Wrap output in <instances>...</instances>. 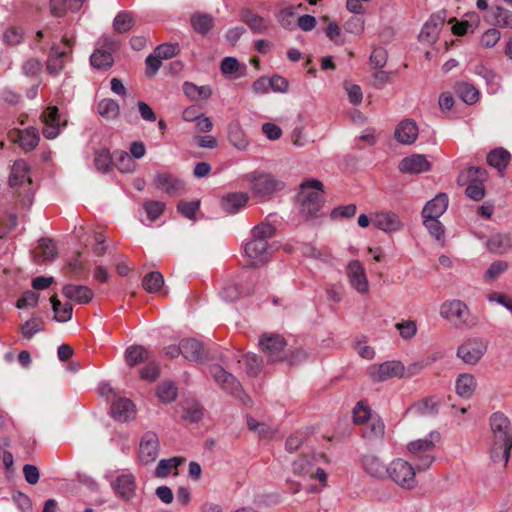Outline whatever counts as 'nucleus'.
Instances as JSON below:
<instances>
[{
    "instance_id": "f257e3e1",
    "label": "nucleus",
    "mask_w": 512,
    "mask_h": 512,
    "mask_svg": "<svg viewBox=\"0 0 512 512\" xmlns=\"http://www.w3.org/2000/svg\"><path fill=\"white\" fill-rule=\"evenodd\" d=\"M275 234V228L269 223H261L252 230V239L245 245L246 255L253 259L255 263L263 264L267 262L270 256V246L268 239Z\"/></svg>"
},
{
    "instance_id": "f03ea898",
    "label": "nucleus",
    "mask_w": 512,
    "mask_h": 512,
    "mask_svg": "<svg viewBox=\"0 0 512 512\" xmlns=\"http://www.w3.org/2000/svg\"><path fill=\"white\" fill-rule=\"evenodd\" d=\"M440 316L457 328H472L477 324L467 304L459 299L444 301L440 306Z\"/></svg>"
},
{
    "instance_id": "7ed1b4c3",
    "label": "nucleus",
    "mask_w": 512,
    "mask_h": 512,
    "mask_svg": "<svg viewBox=\"0 0 512 512\" xmlns=\"http://www.w3.org/2000/svg\"><path fill=\"white\" fill-rule=\"evenodd\" d=\"M323 188L321 181L317 179H310L304 181L300 185L299 203L300 212L306 216L311 217L317 214L323 204V198L319 191Z\"/></svg>"
},
{
    "instance_id": "20e7f679",
    "label": "nucleus",
    "mask_w": 512,
    "mask_h": 512,
    "mask_svg": "<svg viewBox=\"0 0 512 512\" xmlns=\"http://www.w3.org/2000/svg\"><path fill=\"white\" fill-rule=\"evenodd\" d=\"M243 181L251 184L256 197L265 198L284 187V183L269 173L253 171L242 176Z\"/></svg>"
},
{
    "instance_id": "39448f33",
    "label": "nucleus",
    "mask_w": 512,
    "mask_h": 512,
    "mask_svg": "<svg viewBox=\"0 0 512 512\" xmlns=\"http://www.w3.org/2000/svg\"><path fill=\"white\" fill-rule=\"evenodd\" d=\"M387 479L403 489H413L417 485L415 468L403 459H394L388 465Z\"/></svg>"
},
{
    "instance_id": "423d86ee",
    "label": "nucleus",
    "mask_w": 512,
    "mask_h": 512,
    "mask_svg": "<svg viewBox=\"0 0 512 512\" xmlns=\"http://www.w3.org/2000/svg\"><path fill=\"white\" fill-rule=\"evenodd\" d=\"M440 439L441 436L439 432L431 431L425 438L408 443L407 450L411 454L415 456L425 454L420 458V463L417 465L419 470H425L433 463L434 456L430 455L429 452L435 448L436 443H438Z\"/></svg>"
},
{
    "instance_id": "0eeeda50",
    "label": "nucleus",
    "mask_w": 512,
    "mask_h": 512,
    "mask_svg": "<svg viewBox=\"0 0 512 512\" xmlns=\"http://www.w3.org/2000/svg\"><path fill=\"white\" fill-rule=\"evenodd\" d=\"M510 420L500 412L493 413L490 417V427L492 431V444L490 456L493 462L497 463V456L501 448L505 446V439L510 430Z\"/></svg>"
},
{
    "instance_id": "6e6552de",
    "label": "nucleus",
    "mask_w": 512,
    "mask_h": 512,
    "mask_svg": "<svg viewBox=\"0 0 512 512\" xmlns=\"http://www.w3.org/2000/svg\"><path fill=\"white\" fill-rule=\"evenodd\" d=\"M487 351V342L479 337L465 340L457 349V356L466 364L475 365Z\"/></svg>"
},
{
    "instance_id": "1a4fd4ad",
    "label": "nucleus",
    "mask_w": 512,
    "mask_h": 512,
    "mask_svg": "<svg viewBox=\"0 0 512 512\" xmlns=\"http://www.w3.org/2000/svg\"><path fill=\"white\" fill-rule=\"evenodd\" d=\"M367 373L374 382H384L391 378H402L405 373V366L400 361L390 360L371 365Z\"/></svg>"
},
{
    "instance_id": "9d476101",
    "label": "nucleus",
    "mask_w": 512,
    "mask_h": 512,
    "mask_svg": "<svg viewBox=\"0 0 512 512\" xmlns=\"http://www.w3.org/2000/svg\"><path fill=\"white\" fill-rule=\"evenodd\" d=\"M159 450L160 442L158 435L153 431H148L140 439L138 459L144 465L153 463L159 455Z\"/></svg>"
},
{
    "instance_id": "9b49d317",
    "label": "nucleus",
    "mask_w": 512,
    "mask_h": 512,
    "mask_svg": "<svg viewBox=\"0 0 512 512\" xmlns=\"http://www.w3.org/2000/svg\"><path fill=\"white\" fill-rule=\"evenodd\" d=\"M346 274L349 284L360 294L369 291V282L364 266L358 260H352L347 264Z\"/></svg>"
},
{
    "instance_id": "f8f14e48",
    "label": "nucleus",
    "mask_w": 512,
    "mask_h": 512,
    "mask_svg": "<svg viewBox=\"0 0 512 512\" xmlns=\"http://www.w3.org/2000/svg\"><path fill=\"white\" fill-rule=\"evenodd\" d=\"M446 20V12L439 11L431 15L427 22L423 25L419 34V40L432 44L436 42L440 31Z\"/></svg>"
},
{
    "instance_id": "ddd939ff",
    "label": "nucleus",
    "mask_w": 512,
    "mask_h": 512,
    "mask_svg": "<svg viewBox=\"0 0 512 512\" xmlns=\"http://www.w3.org/2000/svg\"><path fill=\"white\" fill-rule=\"evenodd\" d=\"M211 374L223 390L236 397L241 396L240 382L231 373L225 371L221 366L215 365L211 368Z\"/></svg>"
},
{
    "instance_id": "4468645a",
    "label": "nucleus",
    "mask_w": 512,
    "mask_h": 512,
    "mask_svg": "<svg viewBox=\"0 0 512 512\" xmlns=\"http://www.w3.org/2000/svg\"><path fill=\"white\" fill-rule=\"evenodd\" d=\"M259 343L270 361L274 362L282 358L281 354L286 345L282 336L265 333L261 336Z\"/></svg>"
},
{
    "instance_id": "2eb2a0df",
    "label": "nucleus",
    "mask_w": 512,
    "mask_h": 512,
    "mask_svg": "<svg viewBox=\"0 0 512 512\" xmlns=\"http://www.w3.org/2000/svg\"><path fill=\"white\" fill-rule=\"evenodd\" d=\"M64 49H60L58 46L53 45L51 47V52L48 56L46 69L49 74L56 76L58 75L62 69L64 68V58L71 50V44L68 39H62Z\"/></svg>"
},
{
    "instance_id": "dca6fc26",
    "label": "nucleus",
    "mask_w": 512,
    "mask_h": 512,
    "mask_svg": "<svg viewBox=\"0 0 512 512\" xmlns=\"http://www.w3.org/2000/svg\"><path fill=\"white\" fill-rule=\"evenodd\" d=\"M116 495L122 500L128 501L132 499L136 491L135 477L131 473H123L116 477L111 483Z\"/></svg>"
},
{
    "instance_id": "f3484780",
    "label": "nucleus",
    "mask_w": 512,
    "mask_h": 512,
    "mask_svg": "<svg viewBox=\"0 0 512 512\" xmlns=\"http://www.w3.org/2000/svg\"><path fill=\"white\" fill-rule=\"evenodd\" d=\"M153 185L170 196H175L184 189L183 181L167 172L157 173Z\"/></svg>"
},
{
    "instance_id": "a211bd4d",
    "label": "nucleus",
    "mask_w": 512,
    "mask_h": 512,
    "mask_svg": "<svg viewBox=\"0 0 512 512\" xmlns=\"http://www.w3.org/2000/svg\"><path fill=\"white\" fill-rule=\"evenodd\" d=\"M254 286V278L249 276L245 283L238 282L235 284H229L222 288L220 296L225 301H235L240 297L250 295Z\"/></svg>"
},
{
    "instance_id": "6ab92c4d",
    "label": "nucleus",
    "mask_w": 512,
    "mask_h": 512,
    "mask_svg": "<svg viewBox=\"0 0 512 512\" xmlns=\"http://www.w3.org/2000/svg\"><path fill=\"white\" fill-rule=\"evenodd\" d=\"M400 172L407 174H418L431 169V164L422 154H413L403 158L398 166Z\"/></svg>"
},
{
    "instance_id": "aec40b11",
    "label": "nucleus",
    "mask_w": 512,
    "mask_h": 512,
    "mask_svg": "<svg viewBox=\"0 0 512 512\" xmlns=\"http://www.w3.org/2000/svg\"><path fill=\"white\" fill-rule=\"evenodd\" d=\"M419 134V129L414 120L405 119L401 121L395 129V139L404 145L413 144Z\"/></svg>"
},
{
    "instance_id": "412c9836",
    "label": "nucleus",
    "mask_w": 512,
    "mask_h": 512,
    "mask_svg": "<svg viewBox=\"0 0 512 512\" xmlns=\"http://www.w3.org/2000/svg\"><path fill=\"white\" fill-rule=\"evenodd\" d=\"M44 127L43 135L47 139H54L60 132V116L57 107H49L42 114Z\"/></svg>"
},
{
    "instance_id": "4be33fe9",
    "label": "nucleus",
    "mask_w": 512,
    "mask_h": 512,
    "mask_svg": "<svg viewBox=\"0 0 512 512\" xmlns=\"http://www.w3.org/2000/svg\"><path fill=\"white\" fill-rule=\"evenodd\" d=\"M111 415L120 422L128 421L135 416V405L125 397H119L111 404Z\"/></svg>"
},
{
    "instance_id": "5701e85b",
    "label": "nucleus",
    "mask_w": 512,
    "mask_h": 512,
    "mask_svg": "<svg viewBox=\"0 0 512 512\" xmlns=\"http://www.w3.org/2000/svg\"><path fill=\"white\" fill-rule=\"evenodd\" d=\"M373 223L378 229L384 232H395L403 227L399 216L391 211L376 213Z\"/></svg>"
},
{
    "instance_id": "b1692460",
    "label": "nucleus",
    "mask_w": 512,
    "mask_h": 512,
    "mask_svg": "<svg viewBox=\"0 0 512 512\" xmlns=\"http://www.w3.org/2000/svg\"><path fill=\"white\" fill-rule=\"evenodd\" d=\"M240 19L253 33L260 34L266 32L270 27V21L246 8L240 12Z\"/></svg>"
},
{
    "instance_id": "393cba45",
    "label": "nucleus",
    "mask_w": 512,
    "mask_h": 512,
    "mask_svg": "<svg viewBox=\"0 0 512 512\" xmlns=\"http://www.w3.org/2000/svg\"><path fill=\"white\" fill-rule=\"evenodd\" d=\"M63 295L77 304H87L93 298V291L85 285L67 284L62 289Z\"/></svg>"
},
{
    "instance_id": "a878e982",
    "label": "nucleus",
    "mask_w": 512,
    "mask_h": 512,
    "mask_svg": "<svg viewBox=\"0 0 512 512\" xmlns=\"http://www.w3.org/2000/svg\"><path fill=\"white\" fill-rule=\"evenodd\" d=\"M362 466L365 472L371 477L379 480L387 479L388 466H386L377 456L365 455L362 459Z\"/></svg>"
},
{
    "instance_id": "bb28decb",
    "label": "nucleus",
    "mask_w": 512,
    "mask_h": 512,
    "mask_svg": "<svg viewBox=\"0 0 512 512\" xmlns=\"http://www.w3.org/2000/svg\"><path fill=\"white\" fill-rule=\"evenodd\" d=\"M448 207V196L439 193L432 200L428 201L422 210L423 218H439Z\"/></svg>"
},
{
    "instance_id": "cd10ccee",
    "label": "nucleus",
    "mask_w": 512,
    "mask_h": 512,
    "mask_svg": "<svg viewBox=\"0 0 512 512\" xmlns=\"http://www.w3.org/2000/svg\"><path fill=\"white\" fill-rule=\"evenodd\" d=\"M249 200V196L244 192L228 193L221 199L223 211L229 214H235L242 209Z\"/></svg>"
},
{
    "instance_id": "c85d7f7f",
    "label": "nucleus",
    "mask_w": 512,
    "mask_h": 512,
    "mask_svg": "<svg viewBox=\"0 0 512 512\" xmlns=\"http://www.w3.org/2000/svg\"><path fill=\"white\" fill-rule=\"evenodd\" d=\"M228 141L239 151L248 148L250 142L239 121H233L228 125Z\"/></svg>"
},
{
    "instance_id": "c756f323",
    "label": "nucleus",
    "mask_w": 512,
    "mask_h": 512,
    "mask_svg": "<svg viewBox=\"0 0 512 512\" xmlns=\"http://www.w3.org/2000/svg\"><path fill=\"white\" fill-rule=\"evenodd\" d=\"M125 361L133 367L152 358L151 352L141 345H131L125 350Z\"/></svg>"
},
{
    "instance_id": "7c9ffc66",
    "label": "nucleus",
    "mask_w": 512,
    "mask_h": 512,
    "mask_svg": "<svg viewBox=\"0 0 512 512\" xmlns=\"http://www.w3.org/2000/svg\"><path fill=\"white\" fill-rule=\"evenodd\" d=\"M183 357L192 362H199L203 358L202 344L193 338L184 339L181 341Z\"/></svg>"
},
{
    "instance_id": "2f4dec72",
    "label": "nucleus",
    "mask_w": 512,
    "mask_h": 512,
    "mask_svg": "<svg viewBox=\"0 0 512 512\" xmlns=\"http://www.w3.org/2000/svg\"><path fill=\"white\" fill-rule=\"evenodd\" d=\"M511 160V154L504 148H496L487 155V163L496 168L499 172H503Z\"/></svg>"
},
{
    "instance_id": "473e14b6",
    "label": "nucleus",
    "mask_w": 512,
    "mask_h": 512,
    "mask_svg": "<svg viewBox=\"0 0 512 512\" xmlns=\"http://www.w3.org/2000/svg\"><path fill=\"white\" fill-rule=\"evenodd\" d=\"M455 92L461 100L468 104L473 105L479 100L480 93L478 89L467 82H459L455 85Z\"/></svg>"
},
{
    "instance_id": "72a5a7b5",
    "label": "nucleus",
    "mask_w": 512,
    "mask_h": 512,
    "mask_svg": "<svg viewBox=\"0 0 512 512\" xmlns=\"http://www.w3.org/2000/svg\"><path fill=\"white\" fill-rule=\"evenodd\" d=\"M476 388V380L473 375L464 373L456 380V392L460 397L470 398Z\"/></svg>"
},
{
    "instance_id": "f704fd0d",
    "label": "nucleus",
    "mask_w": 512,
    "mask_h": 512,
    "mask_svg": "<svg viewBox=\"0 0 512 512\" xmlns=\"http://www.w3.org/2000/svg\"><path fill=\"white\" fill-rule=\"evenodd\" d=\"M29 168L25 161L18 160L12 166L9 183L11 186L22 185L25 181L30 182Z\"/></svg>"
},
{
    "instance_id": "c9c22d12",
    "label": "nucleus",
    "mask_w": 512,
    "mask_h": 512,
    "mask_svg": "<svg viewBox=\"0 0 512 512\" xmlns=\"http://www.w3.org/2000/svg\"><path fill=\"white\" fill-rule=\"evenodd\" d=\"M183 91L191 100H207L212 95V89L209 85L197 86L191 82L183 84Z\"/></svg>"
},
{
    "instance_id": "e433bc0d",
    "label": "nucleus",
    "mask_w": 512,
    "mask_h": 512,
    "mask_svg": "<svg viewBox=\"0 0 512 512\" xmlns=\"http://www.w3.org/2000/svg\"><path fill=\"white\" fill-rule=\"evenodd\" d=\"M17 142L19 143L20 147L25 151H31L33 150L39 142V134L38 131L33 128H27L23 131H20L18 133Z\"/></svg>"
},
{
    "instance_id": "4c0bfd02",
    "label": "nucleus",
    "mask_w": 512,
    "mask_h": 512,
    "mask_svg": "<svg viewBox=\"0 0 512 512\" xmlns=\"http://www.w3.org/2000/svg\"><path fill=\"white\" fill-rule=\"evenodd\" d=\"M510 237L505 234H494L487 240V248L495 254H502L511 247Z\"/></svg>"
},
{
    "instance_id": "58836bf2",
    "label": "nucleus",
    "mask_w": 512,
    "mask_h": 512,
    "mask_svg": "<svg viewBox=\"0 0 512 512\" xmlns=\"http://www.w3.org/2000/svg\"><path fill=\"white\" fill-rule=\"evenodd\" d=\"M486 178V171L484 168L481 167H469L466 170H463L459 176H458V184L459 185H466L468 183L472 182H478L481 183L484 182Z\"/></svg>"
},
{
    "instance_id": "ea45409f",
    "label": "nucleus",
    "mask_w": 512,
    "mask_h": 512,
    "mask_svg": "<svg viewBox=\"0 0 512 512\" xmlns=\"http://www.w3.org/2000/svg\"><path fill=\"white\" fill-rule=\"evenodd\" d=\"M91 65L97 69H107L112 66V53L104 48H97L90 57Z\"/></svg>"
},
{
    "instance_id": "a19ab883",
    "label": "nucleus",
    "mask_w": 512,
    "mask_h": 512,
    "mask_svg": "<svg viewBox=\"0 0 512 512\" xmlns=\"http://www.w3.org/2000/svg\"><path fill=\"white\" fill-rule=\"evenodd\" d=\"M54 311V318L58 322H67L72 318L73 308L70 303L64 305L56 297L50 299Z\"/></svg>"
},
{
    "instance_id": "79ce46f5",
    "label": "nucleus",
    "mask_w": 512,
    "mask_h": 512,
    "mask_svg": "<svg viewBox=\"0 0 512 512\" xmlns=\"http://www.w3.org/2000/svg\"><path fill=\"white\" fill-rule=\"evenodd\" d=\"M249 376H256L262 368V359L253 353L245 354L239 361Z\"/></svg>"
},
{
    "instance_id": "37998d69",
    "label": "nucleus",
    "mask_w": 512,
    "mask_h": 512,
    "mask_svg": "<svg viewBox=\"0 0 512 512\" xmlns=\"http://www.w3.org/2000/svg\"><path fill=\"white\" fill-rule=\"evenodd\" d=\"M143 288L149 293H157L164 285V278L160 272H150L143 278Z\"/></svg>"
},
{
    "instance_id": "c03bdc74",
    "label": "nucleus",
    "mask_w": 512,
    "mask_h": 512,
    "mask_svg": "<svg viewBox=\"0 0 512 512\" xmlns=\"http://www.w3.org/2000/svg\"><path fill=\"white\" fill-rule=\"evenodd\" d=\"M191 24L197 33L205 35L212 29L214 20L208 14H195L191 17Z\"/></svg>"
},
{
    "instance_id": "a18cd8bd",
    "label": "nucleus",
    "mask_w": 512,
    "mask_h": 512,
    "mask_svg": "<svg viewBox=\"0 0 512 512\" xmlns=\"http://www.w3.org/2000/svg\"><path fill=\"white\" fill-rule=\"evenodd\" d=\"M57 256V250L53 241L49 238H42L39 240L37 257L41 261H51Z\"/></svg>"
},
{
    "instance_id": "49530a36",
    "label": "nucleus",
    "mask_w": 512,
    "mask_h": 512,
    "mask_svg": "<svg viewBox=\"0 0 512 512\" xmlns=\"http://www.w3.org/2000/svg\"><path fill=\"white\" fill-rule=\"evenodd\" d=\"M112 156L107 148H101L95 152L94 165L100 172L106 173L112 167Z\"/></svg>"
},
{
    "instance_id": "de8ad7c7",
    "label": "nucleus",
    "mask_w": 512,
    "mask_h": 512,
    "mask_svg": "<svg viewBox=\"0 0 512 512\" xmlns=\"http://www.w3.org/2000/svg\"><path fill=\"white\" fill-rule=\"evenodd\" d=\"M43 329V320L39 317H32L22 325L21 334L25 339L30 340L35 334L41 332Z\"/></svg>"
},
{
    "instance_id": "09e8293b",
    "label": "nucleus",
    "mask_w": 512,
    "mask_h": 512,
    "mask_svg": "<svg viewBox=\"0 0 512 512\" xmlns=\"http://www.w3.org/2000/svg\"><path fill=\"white\" fill-rule=\"evenodd\" d=\"M183 458L180 457H172L170 459H163L160 460L156 469H155V476L159 478L166 477L172 469H176L182 462Z\"/></svg>"
},
{
    "instance_id": "8fccbe9b",
    "label": "nucleus",
    "mask_w": 512,
    "mask_h": 512,
    "mask_svg": "<svg viewBox=\"0 0 512 512\" xmlns=\"http://www.w3.org/2000/svg\"><path fill=\"white\" fill-rule=\"evenodd\" d=\"M119 105L113 99H103L98 103L99 114L106 119H114L119 114Z\"/></svg>"
},
{
    "instance_id": "3c124183",
    "label": "nucleus",
    "mask_w": 512,
    "mask_h": 512,
    "mask_svg": "<svg viewBox=\"0 0 512 512\" xmlns=\"http://www.w3.org/2000/svg\"><path fill=\"white\" fill-rule=\"evenodd\" d=\"M157 396L163 403H170L177 397V387L173 382H163L157 387Z\"/></svg>"
},
{
    "instance_id": "603ef678",
    "label": "nucleus",
    "mask_w": 512,
    "mask_h": 512,
    "mask_svg": "<svg viewBox=\"0 0 512 512\" xmlns=\"http://www.w3.org/2000/svg\"><path fill=\"white\" fill-rule=\"evenodd\" d=\"M133 25L132 14L128 11L119 12L113 21L114 30L118 33L128 32Z\"/></svg>"
},
{
    "instance_id": "864d4df0",
    "label": "nucleus",
    "mask_w": 512,
    "mask_h": 512,
    "mask_svg": "<svg viewBox=\"0 0 512 512\" xmlns=\"http://www.w3.org/2000/svg\"><path fill=\"white\" fill-rule=\"evenodd\" d=\"M115 166L117 169L124 173L132 172L135 169V163L131 156L125 151H118L114 153Z\"/></svg>"
},
{
    "instance_id": "5fc2aeb1",
    "label": "nucleus",
    "mask_w": 512,
    "mask_h": 512,
    "mask_svg": "<svg viewBox=\"0 0 512 512\" xmlns=\"http://www.w3.org/2000/svg\"><path fill=\"white\" fill-rule=\"evenodd\" d=\"M413 409L422 416L434 415L438 412V401L433 397L426 398L415 404Z\"/></svg>"
},
{
    "instance_id": "6e6d98bb",
    "label": "nucleus",
    "mask_w": 512,
    "mask_h": 512,
    "mask_svg": "<svg viewBox=\"0 0 512 512\" xmlns=\"http://www.w3.org/2000/svg\"><path fill=\"white\" fill-rule=\"evenodd\" d=\"M508 266V263L504 260H497L491 263V265L484 274L485 282L490 283L497 279L502 273H504L508 269Z\"/></svg>"
},
{
    "instance_id": "4d7b16f0",
    "label": "nucleus",
    "mask_w": 512,
    "mask_h": 512,
    "mask_svg": "<svg viewBox=\"0 0 512 512\" xmlns=\"http://www.w3.org/2000/svg\"><path fill=\"white\" fill-rule=\"evenodd\" d=\"M395 328L404 340H411L417 333V324L413 320L398 322L396 323Z\"/></svg>"
},
{
    "instance_id": "13d9d810",
    "label": "nucleus",
    "mask_w": 512,
    "mask_h": 512,
    "mask_svg": "<svg viewBox=\"0 0 512 512\" xmlns=\"http://www.w3.org/2000/svg\"><path fill=\"white\" fill-rule=\"evenodd\" d=\"M424 225L431 236L440 240L444 235V226L438 218H424Z\"/></svg>"
},
{
    "instance_id": "bf43d9fd",
    "label": "nucleus",
    "mask_w": 512,
    "mask_h": 512,
    "mask_svg": "<svg viewBox=\"0 0 512 512\" xmlns=\"http://www.w3.org/2000/svg\"><path fill=\"white\" fill-rule=\"evenodd\" d=\"M154 51L162 60H166L179 53V46L177 43H165L157 46Z\"/></svg>"
},
{
    "instance_id": "052dcab7",
    "label": "nucleus",
    "mask_w": 512,
    "mask_h": 512,
    "mask_svg": "<svg viewBox=\"0 0 512 512\" xmlns=\"http://www.w3.org/2000/svg\"><path fill=\"white\" fill-rule=\"evenodd\" d=\"M165 204L159 201H147L144 209L150 221H155L163 213Z\"/></svg>"
},
{
    "instance_id": "680f3d73",
    "label": "nucleus",
    "mask_w": 512,
    "mask_h": 512,
    "mask_svg": "<svg viewBox=\"0 0 512 512\" xmlns=\"http://www.w3.org/2000/svg\"><path fill=\"white\" fill-rule=\"evenodd\" d=\"M295 14V8L293 6H287L282 8L277 14L276 19L279 24L284 28H290L292 26V18Z\"/></svg>"
},
{
    "instance_id": "e2e57ef3",
    "label": "nucleus",
    "mask_w": 512,
    "mask_h": 512,
    "mask_svg": "<svg viewBox=\"0 0 512 512\" xmlns=\"http://www.w3.org/2000/svg\"><path fill=\"white\" fill-rule=\"evenodd\" d=\"M325 34L336 45H342L345 42L341 28L335 22H330L328 24V26L325 28Z\"/></svg>"
},
{
    "instance_id": "0e129e2a",
    "label": "nucleus",
    "mask_w": 512,
    "mask_h": 512,
    "mask_svg": "<svg viewBox=\"0 0 512 512\" xmlns=\"http://www.w3.org/2000/svg\"><path fill=\"white\" fill-rule=\"evenodd\" d=\"M199 206V201H180L177 205V209L182 215H184L188 219H193L195 217L196 212L199 209Z\"/></svg>"
},
{
    "instance_id": "69168bd1",
    "label": "nucleus",
    "mask_w": 512,
    "mask_h": 512,
    "mask_svg": "<svg viewBox=\"0 0 512 512\" xmlns=\"http://www.w3.org/2000/svg\"><path fill=\"white\" fill-rule=\"evenodd\" d=\"M39 294L34 291H26L22 294V296L18 299L16 303V307L18 309H23L26 307L36 306L38 303Z\"/></svg>"
},
{
    "instance_id": "338daca9",
    "label": "nucleus",
    "mask_w": 512,
    "mask_h": 512,
    "mask_svg": "<svg viewBox=\"0 0 512 512\" xmlns=\"http://www.w3.org/2000/svg\"><path fill=\"white\" fill-rule=\"evenodd\" d=\"M466 195L474 201L481 200L485 195V189L483 183L480 181L466 184Z\"/></svg>"
},
{
    "instance_id": "774afa93",
    "label": "nucleus",
    "mask_w": 512,
    "mask_h": 512,
    "mask_svg": "<svg viewBox=\"0 0 512 512\" xmlns=\"http://www.w3.org/2000/svg\"><path fill=\"white\" fill-rule=\"evenodd\" d=\"M370 418V409L363 402H359L353 410V420L356 424H363Z\"/></svg>"
}]
</instances>
